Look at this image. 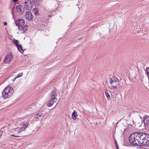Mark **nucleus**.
I'll return each mask as SVG.
<instances>
[{
    "label": "nucleus",
    "mask_w": 149,
    "mask_h": 149,
    "mask_svg": "<svg viewBox=\"0 0 149 149\" xmlns=\"http://www.w3.org/2000/svg\"><path fill=\"white\" fill-rule=\"evenodd\" d=\"M56 88H54V89L52 91L50 94V96L51 97H56L57 96V93H56Z\"/></svg>",
    "instance_id": "10"
},
{
    "label": "nucleus",
    "mask_w": 149,
    "mask_h": 149,
    "mask_svg": "<svg viewBox=\"0 0 149 149\" xmlns=\"http://www.w3.org/2000/svg\"><path fill=\"white\" fill-rule=\"evenodd\" d=\"M57 98L56 97H51V99L49 101L47 104L48 106L49 107L52 106L54 102L57 101Z\"/></svg>",
    "instance_id": "5"
},
{
    "label": "nucleus",
    "mask_w": 149,
    "mask_h": 149,
    "mask_svg": "<svg viewBox=\"0 0 149 149\" xmlns=\"http://www.w3.org/2000/svg\"><path fill=\"white\" fill-rule=\"evenodd\" d=\"M17 47L18 50L20 52L22 53H23L24 51L22 49L21 45H19L18 46H17Z\"/></svg>",
    "instance_id": "18"
},
{
    "label": "nucleus",
    "mask_w": 149,
    "mask_h": 149,
    "mask_svg": "<svg viewBox=\"0 0 149 149\" xmlns=\"http://www.w3.org/2000/svg\"><path fill=\"white\" fill-rule=\"evenodd\" d=\"M22 7L20 5L17 6L16 7V10L17 12L21 13L22 11Z\"/></svg>",
    "instance_id": "14"
},
{
    "label": "nucleus",
    "mask_w": 149,
    "mask_h": 149,
    "mask_svg": "<svg viewBox=\"0 0 149 149\" xmlns=\"http://www.w3.org/2000/svg\"><path fill=\"white\" fill-rule=\"evenodd\" d=\"M15 6H13V5H11L9 7V8L11 9V13L13 15V9Z\"/></svg>",
    "instance_id": "23"
},
{
    "label": "nucleus",
    "mask_w": 149,
    "mask_h": 149,
    "mask_svg": "<svg viewBox=\"0 0 149 149\" xmlns=\"http://www.w3.org/2000/svg\"><path fill=\"white\" fill-rule=\"evenodd\" d=\"M11 136H15V137H20V136H18L15 135L14 134H12Z\"/></svg>",
    "instance_id": "30"
},
{
    "label": "nucleus",
    "mask_w": 149,
    "mask_h": 149,
    "mask_svg": "<svg viewBox=\"0 0 149 149\" xmlns=\"http://www.w3.org/2000/svg\"><path fill=\"white\" fill-rule=\"evenodd\" d=\"M142 26L141 25V26L139 24L136 23L134 25V33L135 34L137 33H139L140 31H141V27Z\"/></svg>",
    "instance_id": "4"
},
{
    "label": "nucleus",
    "mask_w": 149,
    "mask_h": 149,
    "mask_svg": "<svg viewBox=\"0 0 149 149\" xmlns=\"http://www.w3.org/2000/svg\"><path fill=\"white\" fill-rule=\"evenodd\" d=\"M19 0H12L13 2L15 3H16Z\"/></svg>",
    "instance_id": "31"
},
{
    "label": "nucleus",
    "mask_w": 149,
    "mask_h": 149,
    "mask_svg": "<svg viewBox=\"0 0 149 149\" xmlns=\"http://www.w3.org/2000/svg\"><path fill=\"white\" fill-rule=\"evenodd\" d=\"M116 149H119V148H116Z\"/></svg>",
    "instance_id": "39"
},
{
    "label": "nucleus",
    "mask_w": 149,
    "mask_h": 149,
    "mask_svg": "<svg viewBox=\"0 0 149 149\" xmlns=\"http://www.w3.org/2000/svg\"><path fill=\"white\" fill-rule=\"evenodd\" d=\"M111 80H113V81L115 82L116 83H118L119 80L117 78L115 77H113L112 78H111Z\"/></svg>",
    "instance_id": "20"
},
{
    "label": "nucleus",
    "mask_w": 149,
    "mask_h": 149,
    "mask_svg": "<svg viewBox=\"0 0 149 149\" xmlns=\"http://www.w3.org/2000/svg\"><path fill=\"white\" fill-rule=\"evenodd\" d=\"M17 78V77H16L14 78V79H13V81H14Z\"/></svg>",
    "instance_id": "33"
},
{
    "label": "nucleus",
    "mask_w": 149,
    "mask_h": 149,
    "mask_svg": "<svg viewBox=\"0 0 149 149\" xmlns=\"http://www.w3.org/2000/svg\"><path fill=\"white\" fill-rule=\"evenodd\" d=\"M102 38H105V37H102Z\"/></svg>",
    "instance_id": "38"
},
{
    "label": "nucleus",
    "mask_w": 149,
    "mask_h": 149,
    "mask_svg": "<svg viewBox=\"0 0 149 149\" xmlns=\"http://www.w3.org/2000/svg\"><path fill=\"white\" fill-rule=\"evenodd\" d=\"M29 124L28 122H23L22 127H24L25 129L27 126L29 125Z\"/></svg>",
    "instance_id": "21"
},
{
    "label": "nucleus",
    "mask_w": 149,
    "mask_h": 149,
    "mask_svg": "<svg viewBox=\"0 0 149 149\" xmlns=\"http://www.w3.org/2000/svg\"><path fill=\"white\" fill-rule=\"evenodd\" d=\"M42 113H39L35 115L34 117L38 119H42L43 118Z\"/></svg>",
    "instance_id": "8"
},
{
    "label": "nucleus",
    "mask_w": 149,
    "mask_h": 149,
    "mask_svg": "<svg viewBox=\"0 0 149 149\" xmlns=\"http://www.w3.org/2000/svg\"><path fill=\"white\" fill-rule=\"evenodd\" d=\"M13 58V56L11 54L7 55L3 61L5 63H8L11 61Z\"/></svg>",
    "instance_id": "6"
},
{
    "label": "nucleus",
    "mask_w": 149,
    "mask_h": 149,
    "mask_svg": "<svg viewBox=\"0 0 149 149\" xmlns=\"http://www.w3.org/2000/svg\"><path fill=\"white\" fill-rule=\"evenodd\" d=\"M149 134L142 132H135L131 134L129 137V140L133 146H141L145 143Z\"/></svg>",
    "instance_id": "1"
},
{
    "label": "nucleus",
    "mask_w": 149,
    "mask_h": 149,
    "mask_svg": "<svg viewBox=\"0 0 149 149\" xmlns=\"http://www.w3.org/2000/svg\"><path fill=\"white\" fill-rule=\"evenodd\" d=\"M33 11L34 13V14L36 15L38 13V9L36 8L33 10Z\"/></svg>",
    "instance_id": "24"
},
{
    "label": "nucleus",
    "mask_w": 149,
    "mask_h": 149,
    "mask_svg": "<svg viewBox=\"0 0 149 149\" xmlns=\"http://www.w3.org/2000/svg\"><path fill=\"white\" fill-rule=\"evenodd\" d=\"M14 22L17 26H18V29H19L20 27L23 26L25 23V21L22 19H19L17 20H14Z\"/></svg>",
    "instance_id": "3"
},
{
    "label": "nucleus",
    "mask_w": 149,
    "mask_h": 149,
    "mask_svg": "<svg viewBox=\"0 0 149 149\" xmlns=\"http://www.w3.org/2000/svg\"><path fill=\"white\" fill-rule=\"evenodd\" d=\"M148 76L149 77V67L146 68V70Z\"/></svg>",
    "instance_id": "26"
},
{
    "label": "nucleus",
    "mask_w": 149,
    "mask_h": 149,
    "mask_svg": "<svg viewBox=\"0 0 149 149\" xmlns=\"http://www.w3.org/2000/svg\"><path fill=\"white\" fill-rule=\"evenodd\" d=\"M7 25V23L6 22H4V26H6Z\"/></svg>",
    "instance_id": "32"
},
{
    "label": "nucleus",
    "mask_w": 149,
    "mask_h": 149,
    "mask_svg": "<svg viewBox=\"0 0 149 149\" xmlns=\"http://www.w3.org/2000/svg\"><path fill=\"white\" fill-rule=\"evenodd\" d=\"M28 29V26L26 25H25L24 26L19 29L21 31L22 33H24L25 31H27Z\"/></svg>",
    "instance_id": "11"
},
{
    "label": "nucleus",
    "mask_w": 149,
    "mask_h": 149,
    "mask_svg": "<svg viewBox=\"0 0 149 149\" xmlns=\"http://www.w3.org/2000/svg\"><path fill=\"white\" fill-rule=\"evenodd\" d=\"M110 31V29H109V31H108L109 33V32Z\"/></svg>",
    "instance_id": "37"
},
{
    "label": "nucleus",
    "mask_w": 149,
    "mask_h": 149,
    "mask_svg": "<svg viewBox=\"0 0 149 149\" xmlns=\"http://www.w3.org/2000/svg\"><path fill=\"white\" fill-rule=\"evenodd\" d=\"M109 82L111 84V86H117L118 84V83H116V82L113 81V80H111V78L109 79Z\"/></svg>",
    "instance_id": "16"
},
{
    "label": "nucleus",
    "mask_w": 149,
    "mask_h": 149,
    "mask_svg": "<svg viewBox=\"0 0 149 149\" xmlns=\"http://www.w3.org/2000/svg\"><path fill=\"white\" fill-rule=\"evenodd\" d=\"M116 146V148H118V146L117 145Z\"/></svg>",
    "instance_id": "35"
},
{
    "label": "nucleus",
    "mask_w": 149,
    "mask_h": 149,
    "mask_svg": "<svg viewBox=\"0 0 149 149\" xmlns=\"http://www.w3.org/2000/svg\"><path fill=\"white\" fill-rule=\"evenodd\" d=\"M77 113L75 112V110H74L72 114V117L73 120H75L77 119Z\"/></svg>",
    "instance_id": "15"
},
{
    "label": "nucleus",
    "mask_w": 149,
    "mask_h": 149,
    "mask_svg": "<svg viewBox=\"0 0 149 149\" xmlns=\"http://www.w3.org/2000/svg\"><path fill=\"white\" fill-rule=\"evenodd\" d=\"M13 92V88L10 87H7L2 92L3 97L4 98H8L12 95Z\"/></svg>",
    "instance_id": "2"
},
{
    "label": "nucleus",
    "mask_w": 149,
    "mask_h": 149,
    "mask_svg": "<svg viewBox=\"0 0 149 149\" xmlns=\"http://www.w3.org/2000/svg\"><path fill=\"white\" fill-rule=\"evenodd\" d=\"M32 2L35 5H38L40 2V0H32Z\"/></svg>",
    "instance_id": "17"
},
{
    "label": "nucleus",
    "mask_w": 149,
    "mask_h": 149,
    "mask_svg": "<svg viewBox=\"0 0 149 149\" xmlns=\"http://www.w3.org/2000/svg\"><path fill=\"white\" fill-rule=\"evenodd\" d=\"M18 41L17 40L14 39L13 40V43L15 45L16 47H17L19 44L18 43Z\"/></svg>",
    "instance_id": "22"
},
{
    "label": "nucleus",
    "mask_w": 149,
    "mask_h": 149,
    "mask_svg": "<svg viewBox=\"0 0 149 149\" xmlns=\"http://www.w3.org/2000/svg\"><path fill=\"white\" fill-rule=\"evenodd\" d=\"M24 3L26 4L25 6H29V7H32V3L31 0H26L24 2Z\"/></svg>",
    "instance_id": "13"
},
{
    "label": "nucleus",
    "mask_w": 149,
    "mask_h": 149,
    "mask_svg": "<svg viewBox=\"0 0 149 149\" xmlns=\"http://www.w3.org/2000/svg\"><path fill=\"white\" fill-rule=\"evenodd\" d=\"M104 92L105 93V95H106L107 98L109 99H110V96L109 94V93L108 90L106 89L104 90Z\"/></svg>",
    "instance_id": "19"
},
{
    "label": "nucleus",
    "mask_w": 149,
    "mask_h": 149,
    "mask_svg": "<svg viewBox=\"0 0 149 149\" xmlns=\"http://www.w3.org/2000/svg\"><path fill=\"white\" fill-rule=\"evenodd\" d=\"M25 16L26 19L29 20H31L33 17L32 13L30 11L27 12Z\"/></svg>",
    "instance_id": "7"
},
{
    "label": "nucleus",
    "mask_w": 149,
    "mask_h": 149,
    "mask_svg": "<svg viewBox=\"0 0 149 149\" xmlns=\"http://www.w3.org/2000/svg\"><path fill=\"white\" fill-rule=\"evenodd\" d=\"M144 123L145 125H149V116L146 117L144 120Z\"/></svg>",
    "instance_id": "12"
},
{
    "label": "nucleus",
    "mask_w": 149,
    "mask_h": 149,
    "mask_svg": "<svg viewBox=\"0 0 149 149\" xmlns=\"http://www.w3.org/2000/svg\"><path fill=\"white\" fill-rule=\"evenodd\" d=\"M81 38H79L78 40H81Z\"/></svg>",
    "instance_id": "36"
},
{
    "label": "nucleus",
    "mask_w": 149,
    "mask_h": 149,
    "mask_svg": "<svg viewBox=\"0 0 149 149\" xmlns=\"http://www.w3.org/2000/svg\"><path fill=\"white\" fill-rule=\"evenodd\" d=\"M22 75H23V73H19L17 76V78L21 77V76H22Z\"/></svg>",
    "instance_id": "28"
},
{
    "label": "nucleus",
    "mask_w": 149,
    "mask_h": 149,
    "mask_svg": "<svg viewBox=\"0 0 149 149\" xmlns=\"http://www.w3.org/2000/svg\"><path fill=\"white\" fill-rule=\"evenodd\" d=\"M112 87L113 88V89L114 90H116V89H117V87H116V86H112Z\"/></svg>",
    "instance_id": "29"
},
{
    "label": "nucleus",
    "mask_w": 149,
    "mask_h": 149,
    "mask_svg": "<svg viewBox=\"0 0 149 149\" xmlns=\"http://www.w3.org/2000/svg\"><path fill=\"white\" fill-rule=\"evenodd\" d=\"M115 144L116 146V145L117 144V141L116 140H115Z\"/></svg>",
    "instance_id": "34"
},
{
    "label": "nucleus",
    "mask_w": 149,
    "mask_h": 149,
    "mask_svg": "<svg viewBox=\"0 0 149 149\" xmlns=\"http://www.w3.org/2000/svg\"><path fill=\"white\" fill-rule=\"evenodd\" d=\"M106 30H104L103 31H102V33H100V32H99L98 33V34L99 36H100L101 35H102V34H105V33H106Z\"/></svg>",
    "instance_id": "27"
},
{
    "label": "nucleus",
    "mask_w": 149,
    "mask_h": 149,
    "mask_svg": "<svg viewBox=\"0 0 149 149\" xmlns=\"http://www.w3.org/2000/svg\"><path fill=\"white\" fill-rule=\"evenodd\" d=\"M25 128L24 127H21L17 131V132L18 133H20L22 131L24 130H25Z\"/></svg>",
    "instance_id": "25"
},
{
    "label": "nucleus",
    "mask_w": 149,
    "mask_h": 149,
    "mask_svg": "<svg viewBox=\"0 0 149 149\" xmlns=\"http://www.w3.org/2000/svg\"><path fill=\"white\" fill-rule=\"evenodd\" d=\"M146 139V140L145 141V143H143L142 146L145 147H149V135Z\"/></svg>",
    "instance_id": "9"
}]
</instances>
